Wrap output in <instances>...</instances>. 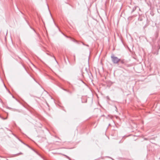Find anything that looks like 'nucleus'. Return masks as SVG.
Instances as JSON below:
<instances>
[{
    "mask_svg": "<svg viewBox=\"0 0 160 160\" xmlns=\"http://www.w3.org/2000/svg\"><path fill=\"white\" fill-rule=\"evenodd\" d=\"M112 61L114 64L118 63L120 60V59L118 58L117 57H115L113 54L111 56Z\"/></svg>",
    "mask_w": 160,
    "mask_h": 160,
    "instance_id": "1",
    "label": "nucleus"
},
{
    "mask_svg": "<svg viewBox=\"0 0 160 160\" xmlns=\"http://www.w3.org/2000/svg\"><path fill=\"white\" fill-rule=\"evenodd\" d=\"M64 155V156H65L67 158H68L69 160H71V158L69 157H68V156H67L66 155Z\"/></svg>",
    "mask_w": 160,
    "mask_h": 160,
    "instance_id": "2",
    "label": "nucleus"
},
{
    "mask_svg": "<svg viewBox=\"0 0 160 160\" xmlns=\"http://www.w3.org/2000/svg\"><path fill=\"white\" fill-rule=\"evenodd\" d=\"M20 154H22V153L20 152V153H19L16 154V156H18V155H20Z\"/></svg>",
    "mask_w": 160,
    "mask_h": 160,
    "instance_id": "3",
    "label": "nucleus"
},
{
    "mask_svg": "<svg viewBox=\"0 0 160 160\" xmlns=\"http://www.w3.org/2000/svg\"><path fill=\"white\" fill-rule=\"evenodd\" d=\"M85 46H86L87 47H88L89 46V45L88 44H85Z\"/></svg>",
    "mask_w": 160,
    "mask_h": 160,
    "instance_id": "4",
    "label": "nucleus"
},
{
    "mask_svg": "<svg viewBox=\"0 0 160 160\" xmlns=\"http://www.w3.org/2000/svg\"><path fill=\"white\" fill-rule=\"evenodd\" d=\"M82 44L83 45H85V44L84 43H83V42H82Z\"/></svg>",
    "mask_w": 160,
    "mask_h": 160,
    "instance_id": "5",
    "label": "nucleus"
},
{
    "mask_svg": "<svg viewBox=\"0 0 160 160\" xmlns=\"http://www.w3.org/2000/svg\"><path fill=\"white\" fill-rule=\"evenodd\" d=\"M107 99H109V98L108 96L107 97Z\"/></svg>",
    "mask_w": 160,
    "mask_h": 160,
    "instance_id": "6",
    "label": "nucleus"
},
{
    "mask_svg": "<svg viewBox=\"0 0 160 160\" xmlns=\"http://www.w3.org/2000/svg\"><path fill=\"white\" fill-rule=\"evenodd\" d=\"M73 41H74V42H77V41H76L75 40H74V39Z\"/></svg>",
    "mask_w": 160,
    "mask_h": 160,
    "instance_id": "7",
    "label": "nucleus"
},
{
    "mask_svg": "<svg viewBox=\"0 0 160 160\" xmlns=\"http://www.w3.org/2000/svg\"><path fill=\"white\" fill-rule=\"evenodd\" d=\"M66 37L67 38H68V37H67V36H66Z\"/></svg>",
    "mask_w": 160,
    "mask_h": 160,
    "instance_id": "8",
    "label": "nucleus"
}]
</instances>
